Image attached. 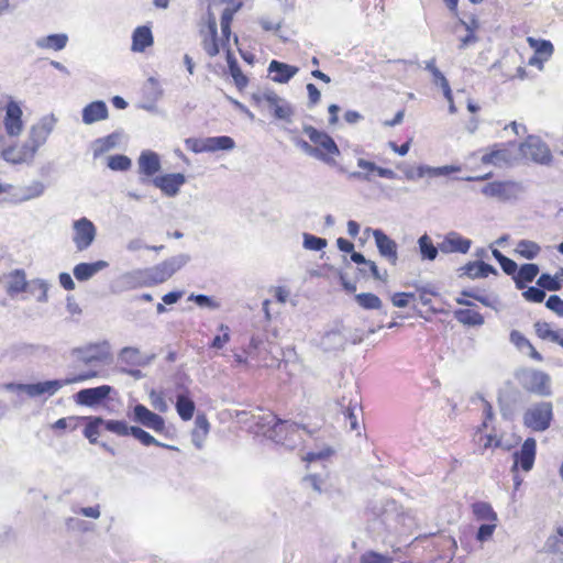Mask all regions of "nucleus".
Listing matches in <instances>:
<instances>
[{
    "label": "nucleus",
    "mask_w": 563,
    "mask_h": 563,
    "mask_svg": "<svg viewBox=\"0 0 563 563\" xmlns=\"http://www.w3.org/2000/svg\"><path fill=\"white\" fill-rule=\"evenodd\" d=\"M256 424L264 437L286 449L294 450L301 442L299 426L295 422L280 420L272 412L258 416Z\"/></svg>",
    "instance_id": "f257e3e1"
},
{
    "label": "nucleus",
    "mask_w": 563,
    "mask_h": 563,
    "mask_svg": "<svg viewBox=\"0 0 563 563\" xmlns=\"http://www.w3.org/2000/svg\"><path fill=\"white\" fill-rule=\"evenodd\" d=\"M371 529L376 533L397 531L404 523V512L395 500H376L368 507Z\"/></svg>",
    "instance_id": "f03ea898"
},
{
    "label": "nucleus",
    "mask_w": 563,
    "mask_h": 563,
    "mask_svg": "<svg viewBox=\"0 0 563 563\" xmlns=\"http://www.w3.org/2000/svg\"><path fill=\"white\" fill-rule=\"evenodd\" d=\"M256 106L268 110L277 121L291 123L295 114L294 106L273 90H266L260 95H253Z\"/></svg>",
    "instance_id": "7ed1b4c3"
},
{
    "label": "nucleus",
    "mask_w": 563,
    "mask_h": 563,
    "mask_svg": "<svg viewBox=\"0 0 563 563\" xmlns=\"http://www.w3.org/2000/svg\"><path fill=\"white\" fill-rule=\"evenodd\" d=\"M189 261L190 256L188 254H178L155 266L145 268L150 285L153 286L166 282Z\"/></svg>",
    "instance_id": "20e7f679"
},
{
    "label": "nucleus",
    "mask_w": 563,
    "mask_h": 563,
    "mask_svg": "<svg viewBox=\"0 0 563 563\" xmlns=\"http://www.w3.org/2000/svg\"><path fill=\"white\" fill-rule=\"evenodd\" d=\"M481 191L486 197L506 202L518 200L526 192V186L515 180L493 181L486 184Z\"/></svg>",
    "instance_id": "39448f33"
},
{
    "label": "nucleus",
    "mask_w": 563,
    "mask_h": 563,
    "mask_svg": "<svg viewBox=\"0 0 563 563\" xmlns=\"http://www.w3.org/2000/svg\"><path fill=\"white\" fill-rule=\"evenodd\" d=\"M552 404L541 401L529 407L523 413V424L537 432L545 431L552 421Z\"/></svg>",
    "instance_id": "423d86ee"
},
{
    "label": "nucleus",
    "mask_w": 563,
    "mask_h": 563,
    "mask_svg": "<svg viewBox=\"0 0 563 563\" xmlns=\"http://www.w3.org/2000/svg\"><path fill=\"white\" fill-rule=\"evenodd\" d=\"M398 168L402 170L405 178L407 180H417L424 177L432 178L448 176L450 174L457 173L461 170V167L457 165H444L439 167H433L424 164H421L417 167L399 165Z\"/></svg>",
    "instance_id": "0eeeda50"
},
{
    "label": "nucleus",
    "mask_w": 563,
    "mask_h": 563,
    "mask_svg": "<svg viewBox=\"0 0 563 563\" xmlns=\"http://www.w3.org/2000/svg\"><path fill=\"white\" fill-rule=\"evenodd\" d=\"M520 152L523 156L541 165H549L552 161L549 146L539 136L529 135L527 140L521 143Z\"/></svg>",
    "instance_id": "6e6552de"
},
{
    "label": "nucleus",
    "mask_w": 563,
    "mask_h": 563,
    "mask_svg": "<svg viewBox=\"0 0 563 563\" xmlns=\"http://www.w3.org/2000/svg\"><path fill=\"white\" fill-rule=\"evenodd\" d=\"M74 236L73 241L78 252L86 251L93 243L97 229L96 225L87 218H80L73 223Z\"/></svg>",
    "instance_id": "1a4fd4ad"
},
{
    "label": "nucleus",
    "mask_w": 563,
    "mask_h": 563,
    "mask_svg": "<svg viewBox=\"0 0 563 563\" xmlns=\"http://www.w3.org/2000/svg\"><path fill=\"white\" fill-rule=\"evenodd\" d=\"M130 418L135 423L151 429L156 433L164 432L166 428L165 419L142 404H137L133 407Z\"/></svg>",
    "instance_id": "9d476101"
},
{
    "label": "nucleus",
    "mask_w": 563,
    "mask_h": 563,
    "mask_svg": "<svg viewBox=\"0 0 563 563\" xmlns=\"http://www.w3.org/2000/svg\"><path fill=\"white\" fill-rule=\"evenodd\" d=\"M522 387L533 394L540 396H549L551 394L550 376L541 371H525L520 376Z\"/></svg>",
    "instance_id": "9b49d317"
},
{
    "label": "nucleus",
    "mask_w": 563,
    "mask_h": 563,
    "mask_svg": "<svg viewBox=\"0 0 563 563\" xmlns=\"http://www.w3.org/2000/svg\"><path fill=\"white\" fill-rule=\"evenodd\" d=\"M110 343L106 340L96 343H89L85 346L77 347L74 350L76 357L85 363L90 364L92 362H103L111 355Z\"/></svg>",
    "instance_id": "f8f14e48"
},
{
    "label": "nucleus",
    "mask_w": 563,
    "mask_h": 563,
    "mask_svg": "<svg viewBox=\"0 0 563 563\" xmlns=\"http://www.w3.org/2000/svg\"><path fill=\"white\" fill-rule=\"evenodd\" d=\"M56 123L55 117L46 115L42 118L30 130L29 140L30 147L36 153L37 150L46 142L47 137L54 130Z\"/></svg>",
    "instance_id": "ddd939ff"
},
{
    "label": "nucleus",
    "mask_w": 563,
    "mask_h": 563,
    "mask_svg": "<svg viewBox=\"0 0 563 563\" xmlns=\"http://www.w3.org/2000/svg\"><path fill=\"white\" fill-rule=\"evenodd\" d=\"M112 391L109 385L84 388L74 395L75 402L80 406L96 407L106 400Z\"/></svg>",
    "instance_id": "4468645a"
},
{
    "label": "nucleus",
    "mask_w": 563,
    "mask_h": 563,
    "mask_svg": "<svg viewBox=\"0 0 563 563\" xmlns=\"http://www.w3.org/2000/svg\"><path fill=\"white\" fill-rule=\"evenodd\" d=\"M367 231H371V229H367ZM372 235L379 255L395 266L398 262L397 243L380 229H373Z\"/></svg>",
    "instance_id": "2eb2a0df"
},
{
    "label": "nucleus",
    "mask_w": 563,
    "mask_h": 563,
    "mask_svg": "<svg viewBox=\"0 0 563 563\" xmlns=\"http://www.w3.org/2000/svg\"><path fill=\"white\" fill-rule=\"evenodd\" d=\"M152 183L165 196L175 197L179 194L180 187L186 183V177L181 173L165 174L154 177Z\"/></svg>",
    "instance_id": "dca6fc26"
},
{
    "label": "nucleus",
    "mask_w": 563,
    "mask_h": 563,
    "mask_svg": "<svg viewBox=\"0 0 563 563\" xmlns=\"http://www.w3.org/2000/svg\"><path fill=\"white\" fill-rule=\"evenodd\" d=\"M537 442L533 438H528L522 443L520 450L514 453L515 463L512 471L520 466L525 472H529L534 464Z\"/></svg>",
    "instance_id": "f3484780"
},
{
    "label": "nucleus",
    "mask_w": 563,
    "mask_h": 563,
    "mask_svg": "<svg viewBox=\"0 0 563 563\" xmlns=\"http://www.w3.org/2000/svg\"><path fill=\"white\" fill-rule=\"evenodd\" d=\"M3 123L7 134L10 136H18L23 130L22 110L13 100H10L5 106Z\"/></svg>",
    "instance_id": "a211bd4d"
},
{
    "label": "nucleus",
    "mask_w": 563,
    "mask_h": 563,
    "mask_svg": "<svg viewBox=\"0 0 563 563\" xmlns=\"http://www.w3.org/2000/svg\"><path fill=\"white\" fill-rule=\"evenodd\" d=\"M176 387L179 390L175 402L176 411L181 420L189 421L192 419L196 409L190 390L184 384H177Z\"/></svg>",
    "instance_id": "6ab92c4d"
},
{
    "label": "nucleus",
    "mask_w": 563,
    "mask_h": 563,
    "mask_svg": "<svg viewBox=\"0 0 563 563\" xmlns=\"http://www.w3.org/2000/svg\"><path fill=\"white\" fill-rule=\"evenodd\" d=\"M472 245V241L462 236L457 232H449L443 241L439 244V249L444 254L461 253L466 254Z\"/></svg>",
    "instance_id": "aec40b11"
},
{
    "label": "nucleus",
    "mask_w": 563,
    "mask_h": 563,
    "mask_svg": "<svg viewBox=\"0 0 563 563\" xmlns=\"http://www.w3.org/2000/svg\"><path fill=\"white\" fill-rule=\"evenodd\" d=\"M213 4H214V2H212L209 5L208 12H207V25H208V30H209V33H210V37L209 38H205L203 42H202V47H203L205 52L210 57L217 56L219 54V52H220L219 44H218V23H217V18H216V14L212 12V9H211V7Z\"/></svg>",
    "instance_id": "412c9836"
},
{
    "label": "nucleus",
    "mask_w": 563,
    "mask_h": 563,
    "mask_svg": "<svg viewBox=\"0 0 563 563\" xmlns=\"http://www.w3.org/2000/svg\"><path fill=\"white\" fill-rule=\"evenodd\" d=\"M268 74L272 75V80L278 84H287L292 77L297 75L299 68L276 59H273L268 65Z\"/></svg>",
    "instance_id": "4be33fe9"
},
{
    "label": "nucleus",
    "mask_w": 563,
    "mask_h": 563,
    "mask_svg": "<svg viewBox=\"0 0 563 563\" xmlns=\"http://www.w3.org/2000/svg\"><path fill=\"white\" fill-rule=\"evenodd\" d=\"M460 277L467 276L471 279L485 278L489 274L498 275V271L483 261L468 262L459 269Z\"/></svg>",
    "instance_id": "5701e85b"
},
{
    "label": "nucleus",
    "mask_w": 563,
    "mask_h": 563,
    "mask_svg": "<svg viewBox=\"0 0 563 563\" xmlns=\"http://www.w3.org/2000/svg\"><path fill=\"white\" fill-rule=\"evenodd\" d=\"M34 150L25 142L21 147H7L1 152V157L11 164H22L31 162L35 156Z\"/></svg>",
    "instance_id": "b1692460"
},
{
    "label": "nucleus",
    "mask_w": 563,
    "mask_h": 563,
    "mask_svg": "<svg viewBox=\"0 0 563 563\" xmlns=\"http://www.w3.org/2000/svg\"><path fill=\"white\" fill-rule=\"evenodd\" d=\"M544 549L554 556L551 563H563V522L554 528L545 541Z\"/></svg>",
    "instance_id": "393cba45"
},
{
    "label": "nucleus",
    "mask_w": 563,
    "mask_h": 563,
    "mask_svg": "<svg viewBox=\"0 0 563 563\" xmlns=\"http://www.w3.org/2000/svg\"><path fill=\"white\" fill-rule=\"evenodd\" d=\"M137 165L139 172L146 177L154 176L162 168L158 154L151 150H145L140 154Z\"/></svg>",
    "instance_id": "a878e982"
},
{
    "label": "nucleus",
    "mask_w": 563,
    "mask_h": 563,
    "mask_svg": "<svg viewBox=\"0 0 563 563\" xmlns=\"http://www.w3.org/2000/svg\"><path fill=\"white\" fill-rule=\"evenodd\" d=\"M108 115V107L102 100L92 101L82 109V122L88 125L106 120Z\"/></svg>",
    "instance_id": "bb28decb"
},
{
    "label": "nucleus",
    "mask_w": 563,
    "mask_h": 563,
    "mask_svg": "<svg viewBox=\"0 0 563 563\" xmlns=\"http://www.w3.org/2000/svg\"><path fill=\"white\" fill-rule=\"evenodd\" d=\"M514 159L512 153L506 147H499L498 144L494 145L493 150L488 153H485L481 162L484 165H494L497 167H501L504 165L510 164Z\"/></svg>",
    "instance_id": "cd10ccee"
},
{
    "label": "nucleus",
    "mask_w": 563,
    "mask_h": 563,
    "mask_svg": "<svg viewBox=\"0 0 563 563\" xmlns=\"http://www.w3.org/2000/svg\"><path fill=\"white\" fill-rule=\"evenodd\" d=\"M108 266L109 263L102 260L93 263H79L74 267L73 273L78 282H87Z\"/></svg>",
    "instance_id": "c85d7f7f"
},
{
    "label": "nucleus",
    "mask_w": 563,
    "mask_h": 563,
    "mask_svg": "<svg viewBox=\"0 0 563 563\" xmlns=\"http://www.w3.org/2000/svg\"><path fill=\"white\" fill-rule=\"evenodd\" d=\"M68 43V35L65 33L49 34L36 38L35 45L41 49L62 51Z\"/></svg>",
    "instance_id": "c756f323"
},
{
    "label": "nucleus",
    "mask_w": 563,
    "mask_h": 563,
    "mask_svg": "<svg viewBox=\"0 0 563 563\" xmlns=\"http://www.w3.org/2000/svg\"><path fill=\"white\" fill-rule=\"evenodd\" d=\"M153 44V34L148 26H137L132 34V51L144 52Z\"/></svg>",
    "instance_id": "7c9ffc66"
},
{
    "label": "nucleus",
    "mask_w": 563,
    "mask_h": 563,
    "mask_svg": "<svg viewBox=\"0 0 563 563\" xmlns=\"http://www.w3.org/2000/svg\"><path fill=\"white\" fill-rule=\"evenodd\" d=\"M534 330L540 339L563 346V330H553L551 324L545 321H537L534 323Z\"/></svg>",
    "instance_id": "2f4dec72"
},
{
    "label": "nucleus",
    "mask_w": 563,
    "mask_h": 563,
    "mask_svg": "<svg viewBox=\"0 0 563 563\" xmlns=\"http://www.w3.org/2000/svg\"><path fill=\"white\" fill-rule=\"evenodd\" d=\"M539 266L533 263L523 264L514 276L518 289H523L527 283H531L539 274Z\"/></svg>",
    "instance_id": "473e14b6"
},
{
    "label": "nucleus",
    "mask_w": 563,
    "mask_h": 563,
    "mask_svg": "<svg viewBox=\"0 0 563 563\" xmlns=\"http://www.w3.org/2000/svg\"><path fill=\"white\" fill-rule=\"evenodd\" d=\"M151 358L142 355L137 347L126 346L119 353V361L131 366H143L150 362Z\"/></svg>",
    "instance_id": "72a5a7b5"
},
{
    "label": "nucleus",
    "mask_w": 563,
    "mask_h": 563,
    "mask_svg": "<svg viewBox=\"0 0 563 563\" xmlns=\"http://www.w3.org/2000/svg\"><path fill=\"white\" fill-rule=\"evenodd\" d=\"M129 430H130L129 435H132L134 439L140 441L145 446L156 445V446H162V448H165L168 450H178L174 445L164 444V443L159 442L152 434H150L147 431H145L144 429H142L139 426H131L129 428Z\"/></svg>",
    "instance_id": "f704fd0d"
},
{
    "label": "nucleus",
    "mask_w": 563,
    "mask_h": 563,
    "mask_svg": "<svg viewBox=\"0 0 563 563\" xmlns=\"http://www.w3.org/2000/svg\"><path fill=\"white\" fill-rule=\"evenodd\" d=\"M206 152L231 151L235 147V142L227 135L205 137Z\"/></svg>",
    "instance_id": "c9c22d12"
},
{
    "label": "nucleus",
    "mask_w": 563,
    "mask_h": 563,
    "mask_svg": "<svg viewBox=\"0 0 563 563\" xmlns=\"http://www.w3.org/2000/svg\"><path fill=\"white\" fill-rule=\"evenodd\" d=\"M210 423L205 415H198L195 420V429L191 433V441L196 448L201 449L203 440L209 432Z\"/></svg>",
    "instance_id": "e433bc0d"
},
{
    "label": "nucleus",
    "mask_w": 563,
    "mask_h": 563,
    "mask_svg": "<svg viewBox=\"0 0 563 563\" xmlns=\"http://www.w3.org/2000/svg\"><path fill=\"white\" fill-rule=\"evenodd\" d=\"M342 401H345V398L343 397ZM341 407L343 408L342 413L344 417V421L349 423L350 430L352 431H358L360 430V423H358V412L362 411V408L360 407L357 401L350 400L349 404L345 406L344 402L341 404Z\"/></svg>",
    "instance_id": "4c0bfd02"
},
{
    "label": "nucleus",
    "mask_w": 563,
    "mask_h": 563,
    "mask_svg": "<svg viewBox=\"0 0 563 563\" xmlns=\"http://www.w3.org/2000/svg\"><path fill=\"white\" fill-rule=\"evenodd\" d=\"M346 343L344 335L339 330H332L324 333L320 344L324 351H334L343 349Z\"/></svg>",
    "instance_id": "58836bf2"
},
{
    "label": "nucleus",
    "mask_w": 563,
    "mask_h": 563,
    "mask_svg": "<svg viewBox=\"0 0 563 563\" xmlns=\"http://www.w3.org/2000/svg\"><path fill=\"white\" fill-rule=\"evenodd\" d=\"M121 282L128 287V288H137L143 286H151L150 280L147 278L146 269H135L129 273H125L121 277Z\"/></svg>",
    "instance_id": "ea45409f"
},
{
    "label": "nucleus",
    "mask_w": 563,
    "mask_h": 563,
    "mask_svg": "<svg viewBox=\"0 0 563 563\" xmlns=\"http://www.w3.org/2000/svg\"><path fill=\"white\" fill-rule=\"evenodd\" d=\"M418 249L422 261H434L439 254V246H435L431 238L424 233L418 239Z\"/></svg>",
    "instance_id": "a19ab883"
},
{
    "label": "nucleus",
    "mask_w": 563,
    "mask_h": 563,
    "mask_svg": "<svg viewBox=\"0 0 563 563\" xmlns=\"http://www.w3.org/2000/svg\"><path fill=\"white\" fill-rule=\"evenodd\" d=\"M227 62H228L230 75L232 76L236 88L240 90L244 89L249 84V79L242 73L236 58L232 55V53L230 51L227 54Z\"/></svg>",
    "instance_id": "79ce46f5"
},
{
    "label": "nucleus",
    "mask_w": 563,
    "mask_h": 563,
    "mask_svg": "<svg viewBox=\"0 0 563 563\" xmlns=\"http://www.w3.org/2000/svg\"><path fill=\"white\" fill-rule=\"evenodd\" d=\"M29 282L26 280L25 273L22 269H15L9 276L7 291L9 295H15L26 290Z\"/></svg>",
    "instance_id": "37998d69"
},
{
    "label": "nucleus",
    "mask_w": 563,
    "mask_h": 563,
    "mask_svg": "<svg viewBox=\"0 0 563 563\" xmlns=\"http://www.w3.org/2000/svg\"><path fill=\"white\" fill-rule=\"evenodd\" d=\"M45 191V185L42 181L34 180L30 185L20 189V195L16 198L18 202L29 201L41 197Z\"/></svg>",
    "instance_id": "c03bdc74"
},
{
    "label": "nucleus",
    "mask_w": 563,
    "mask_h": 563,
    "mask_svg": "<svg viewBox=\"0 0 563 563\" xmlns=\"http://www.w3.org/2000/svg\"><path fill=\"white\" fill-rule=\"evenodd\" d=\"M473 514L478 520L497 522L498 517L492 505L486 501H476L472 505Z\"/></svg>",
    "instance_id": "a18cd8bd"
},
{
    "label": "nucleus",
    "mask_w": 563,
    "mask_h": 563,
    "mask_svg": "<svg viewBox=\"0 0 563 563\" xmlns=\"http://www.w3.org/2000/svg\"><path fill=\"white\" fill-rule=\"evenodd\" d=\"M84 419L87 420V424L84 429V435L89 440L90 443H98L97 437L99 435L100 427H103L104 419L98 416H90Z\"/></svg>",
    "instance_id": "49530a36"
},
{
    "label": "nucleus",
    "mask_w": 563,
    "mask_h": 563,
    "mask_svg": "<svg viewBox=\"0 0 563 563\" xmlns=\"http://www.w3.org/2000/svg\"><path fill=\"white\" fill-rule=\"evenodd\" d=\"M357 167H360L361 169H363L365 172H351L349 174V178L363 180V181H371L372 180L371 174L376 173V169H377V165L375 163L366 161L364 158L357 159Z\"/></svg>",
    "instance_id": "de8ad7c7"
},
{
    "label": "nucleus",
    "mask_w": 563,
    "mask_h": 563,
    "mask_svg": "<svg viewBox=\"0 0 563 563\" xmlns=\"http://www.w3.org/2000/svg\"><path fill=\"white\" fill-rule=\"evenodd\" d=\"M119 139H120V135L117 132L111 133L104 137L97 139L95 141L93 155L97 157V156L114 148L118 145Z\"/></svg>",
    "instance_id": "09e8293b"
},
{
    "label": "nucleus",
    "mask_w": 563,
    "mask_h": 563,
    "mask_svg": "<svg viewBox=\"0 0 563 563\" xmlns=\"http://www.w3.org/2000/svg\"><path fill=\"white\" fill-rule=\"evenodd\" d=\"M455 318L459 322L466 325H482L484 317L473 309H460L455 311Z\"/></svg>",
    "instance_id": "8fccbe9b"
},
{
    "label": "nucleus",
    "mask_w": 563,
    "mask_h": 563,
    "mask_svg": "<svg viewBox=\"0 0 563 563\" xmlns=\"http://www.w3.org/2000/svg\"><path fill=\"white\" fill-rule=\"evenodd\" d=\"M355 301L365 310H380L383 308L380 298L372 292L355 295Z\"/></svg>",
    "instance_id": "3c124183"
},
{
    "label": "nucleus",
    "mask_w": 563,
    "mask_h": 563,
    "mask_svg": "<svg viewBox=\"0 0 563 563\" xmlns=\"http://www.w3.org/2000/svg\"><path fill=\"white\" fill-rule=\"evenodd\" d=\"M48 287L49 285L46 280L37 278L29 282L25 291H29L31 295L35 296L38 302H46Z\"/></svg>",
    "instance_id": "603ef678"
},
{
    "label": "nucleus",
    "mask_w": 563,
    "mask_h": 563,
    "mask_svg": "<svg viewBox=\"0 0 563 563\" xmlns=\"http://www.w3.org/2000/svg\"><path fill=\"white\" fill-rule=\"evenodd\" d=\"M540 251V245L530 240H520L516 247V252L526 260L536 258L539 255Z\"/></svg>",
    "instance_id": "864d4df0"
},
{
    "label": "nucleus",
    "mask_w": 563,
    "mask_h": 563,
    "mask_svg": "<svg viewBox=\"0 0 563 563\" xmlns=\"http://www.w3.org/2000/svg\"><path fill=\"white\" fill-rule=\"evenodd\" d=\"M560 276H562L560 274V272L554 276H552L548 273H543L537 279V285L539 287H541L544 291L545 290L558 291L563 286V283L561 282Z\"/></svg>",
    "instance_id": "5fc2aeb1"
},
{
    "label": "nucleus",
    "mask_w": 563,
    "mask_h": 563,
    "mask_svg": "<svg viewBox=\"0 0 563 563\" xmlns=\"http://www.w3.org/2000/svg\"><path fill=\"white\" fill-rule=\"evenodd\" d=\"M225 3V8L221 13V25H231L233 20V15L241 9L243 5L242 0H223Z\"/></svg>",
    "instance_id": "6e6d98bb"
},
{
    "label": "nucleus",
    "mask_w": 563,
    "mask_h": 563,
    "mask_svg": "<svg viewBox=\"0 0 563 563\" xmlns=\"http://www.w3.org/2000/svg\"><path fill=\"white\" fill-rule=\"evenodd\" d=\"M294 142L296 146H298L303 153H306L309 156H312L325 163H330L332 161L327 156L324 152H322V150L310 145L307 141L302 139H294Z\"/></svg>",
    "instance_id": "4d7b16f0"
},
{
    "label": "nucleus",
    "mask_w": 563,
    "mask_h": 563,
    "mask_svg": "<svg viewBox=\"0 0 563 563\" xmlns=\"http://www.w3.org/2000/svg\"><path fill=\"white\" fill-rule=\"evenodd\" d=\"M529 45L534 49L536 54L541 55L544 59H548L553 54V44L547 40H537L528 37Z\"/></svg>",
    "instance_id": "13d9d810"
},
{
    "label": "nucleus",
    "mask_w": 563,
    "mask_h": 563,
    "mask_svg": "<svg viewBox=\"0 0 563 563\" xmlns=\"http://www.w3.org/2000/svg\"><path fill=\"white\" fill-rule=\"evenodd\" d=\"M103 427L107 431L114 433L119 437H128L130 434L129 428L131 426H129L125 420L104 419Z\"/></svg>",
    "instance_id": "bf43d9fd"
},
{
    "label": "nucleus",
    "mask_w": 563,
    "mask_h": 563,
    "mask_svg": "<svg viewBox=\"0 0 563 563\" xmlns=\"http://www.w3.org/2000/svg\"><path fill=\"white\" fill-rule=\"evenodd\" d=\"M132 161L123 154H115L108 157L107 166L112 170L125 172L131 168Z\"/></svg>",
    "instance_id": "052dcab7"
},
{
    "label": "nucleus",
    "mask_w": 563,
    "mask_h": 563,
    "mask_svg": "<svg viewBox=\"0 0 563 563\" xmlns=\"http://www.w3.org/2000/svg\"><path fill=\"white\" fill-rule=\"evenodd\" d=\"M7 389H9V390H13V389L22 390V391L26 393L27 396H30L32 398L38 397V396L43 395L42 382L32 383V384H18V385L8 384L7 385Z\"/></svg>",
    "instance_id": "680f3d73"
},
{
    "label": "nucleus",
    "mask_w": 563,
    "mask_h": 563,
    "mask_svg": "<svg viewBox=\"0 0 563 563\" xmlns=\"http://www.w3.org/2000/svg\"><path fill=\"white\" fill-rule=\"evenodd\" d=\"M302 239H303L302 246L306 250L321 251L328 245V242L325 239L312 235L310 233H303Z\"/></svg>",
    "instance_id": "e2e57ef3"
},
{
    "label": "nucleus",
    "mask_w": 563,
    "mask_h": 563,
    "mask_svg": "<svg viewBox=\"0 0 563 563\" xmlns=\"http://www.w3.org/2000/svg\"><path fill=\"white\" fill-rule=\"evenodd\" d=\"M189 301H194L201 308H209L211 310H217L220 308V303L216 301L212 297L203 295V294H191L188 297Z\"/></svg>",
    "instance_id": "0e129e2a"
},
{
    "label": "nucleus",
    "mask_w": 563,
    "mask_h": 563,
    "mask_svg": "<svg viewBox=\"0 0 563 563\" xmlns=\"http://www.w3.org/2000/svg\"><path fill=\"white\" fill-rule=\"evenodd\" d=\"M367 269H368V272H371V274H372L374 279L380 280V282H384V283L387 282V278H388L387 271L380 272L375 262L368 261L366 263L365 267L358 268L360 273L363 276H366Z\"/></svg>",
    "instance_id": "69168bd1"
},
{
    "label": "nucleus",
    "mask_w": 563,
    "mask_h": 563,
    "mask_svg": "<svg viewBox=\"0 0 563 563\" xmlns=\"http://www.w3.org/2000/svg\"><path fill=\"white\" fill-rule=\"evenodd\" d=\"M523 298L529 302H542L545 298V291L541 287L530 286L522 292Z\"/></svg>",
    "instance_id": "338daca9"
},
{
    "label": "nucleus",
    "mask_w": 563,
    "mask_h": 563,
    "mask_svg": "<svg viewBox=\"0 0 563 563\" xmlns=\"http://www.w3.org/2000/svg\"><path fill=\"white\" fill-rule=\"evenodd\" d=\"M360 563H393V560L389 556L371 551L361 556Z\"/></svg>",
    "instance_id": "774afa93"
}]
</instances>
